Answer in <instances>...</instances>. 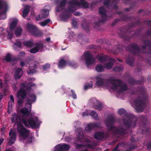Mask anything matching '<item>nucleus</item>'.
Masks as SVG:
<instances>
[{
  "instance_id": "7c9ffc66",
  "label": "nucleus",
  "mask_w": 151,
  "mask_h": 151,
  "mask_svg": "<svg viewBox=\"0 0 151 151\" xmlns=\"http://www.w3.org/2000/svg\"><path fill=\"white\" fill-rule=\"evenodd\" d=\"M96 69L98 72H101L104 70V68L101 65H99L96 66Z\"/></svg>"
},
{
  "instance_id": "3c124183",
  "label": "nucleus",
  "mask_w": 151,
  "mask_h": 151,
  "mask_svg": "<svg viewBox=\"0 0 151 151\" xmlns=\"http://www.w3.org/2000/svg\"><path fill=\"white\" fill-rule=\"evenodd\" d=\"M20 64L21 66L22 67H23L25 65V63L24 62H21L20 63Z\"/></svg>"
},
{
  "instance_id": "7ed1b4c3",
  "label": "nucleus",
  "mask_w": 151,
  "mask_h": 151,
  "mask_svg": "<svg viewBox=\"0 0 151 151\" xmlns=\"http://www.w3.org/2000/svg\"><path fill=\"white\" fill-rule=\"evenodd\" d=\"M17 131L21 141L25 143H30L35 140L34 138L30 134L29 131L23 125H18Z\"/></svg>"
},
{
  "instance_id": "f257e3e1",
  "label": "nucleus",
  "mask_w": 151,
  "mask_h": 151,
  "mask_svg": "<svg viewBox=\"0 0 151 151\" xmlns=\"http://www.w3.org/2000/svg\"><path fill=\"white\" fill-rule=\"evenodd\" d=\"M30 87L29 88L26 86L25 84L22 83L21 85V88L19 91L17 93V96L19 99L17 100L18 104L20 105L22 103V101L20 98L24 99L26 95V92H28L29 97L28 99V102L26 104V106L29 108V109L24 108L21 109L20 114L24 117H27L29 115L31 107V104L34 102L36 100V96L33 93V91L31 89L34 88V87L35 86L34 84L30 83L29 85Z\"/></svg>"
},
{
  "instance_id": "423d86ee",
  "label": "nucleus",
  "mask_w": 151,
  "mask_h": 151,
  "mask_svg": "<svg viewBox=\"0 0 151 151\" xmlns=\"http://www.w3.org/2000/svg\"><path fill=\"white\" fill-rule=\"evenodd\" d=\"M70 4L72 6L70 9V11H72L76 10V6H81L83 8H87L88 6V4L84 0H81L80 2H78L76 0H74L70 2Z\"/></svg>"
},
{
  "instance_id": "6e6d98bb",
  "label": "nucleus",
  "mask_w": 151,
  "mask_h": 151,
  "mask_svg": "<svg viewBox=\"0 0 151 151\" xmlns=\"http://www.w3.org/2000/svg\"><path fill=\"white\" fill-rule=\"evenodd\" d=\"M81 145H77V148H78L79 147H81Z\"/></svg>"
},
{
  "instance_id": "20e7f679",
  "label": "nucleus",
  "mask_w": 151,
  "mask_h": 151,
  "mask_svg": "<svg viewBox=\"0 0 151 151\" xmlns=\"http://www.w3.org/2000/svg\"><path fill=\"white\" fill-rule=\"evenodd\" d=\"M109 82L107 88L110 91H114L120 93L127 89L126 85L122 84L120 81L112 80Z\"/></svg>"
},
{
  "instance_id": "69168bd1",
  "label": "nucleus",
  "mask_w": 151,
  "mask_h": 151,
  "mask_svg": "<svg viewBox=\"0 0 151 151\" xmlns=\"http://www.w3.org/2000/svg\"><path fill=\"white\" fill-rule=\"evenodd\" d=\"M21 0L22 1H26V0Z\"/></svg>"
},
{
  "instance_id": "338daca9",
  "label": "nucleus",
  "mask_w": 151,
  "mask_h": 151,
  "mask_svg": "<svg viewBox=\"0 0 151 151\" xmlns=\"http://www.w3.org/2000/svg\"><path fill=\"white\" fill-rule=\"evenodd\" d=\"M32 80H35V79H34V78H33V79H32Z\"/></svg>"
},
{
  "instance_id": "09e8293b",
  "label": "nucleus",
  "mask_w": 151,
  "mask_h": 151,
  "mask_svg": "<svg viewBox=\"0 0 151 151\" xmlns=\"http://www.w3.org/2000/svg\"><path fill=\"white\" fill-rule=\"evenodd\" d=\"M127 63L129 65H131L132 63V61H129V60L127 59L126 60Z\"/></svg>"
},
{
  "instance_id": "79ce46f5",
  "label": "nucleus",
  "mask_w": 151,
  "mask_h": 151,
  "mask_svg": "<svg viewBox=\"0 0 151 151\" xmlns=\"http://www.w3.org/2000/svg\"><path fill=\"white\" fill-rule=\"evenodd\" d=\"M103 107L102 105L100 104H99L98 106H96V109L98 110H101Z\"/></svg>"
},
{
  "instance_id": "f8f14e48",
  "label": "nucleus",
  "mask_w": 151,
  "mask_h": 151,
  "mask_svg": "<svg viewBox=\"0 0 151 151\" xmlns=\"http://www.w3.org/2000/svg\"><path fill=\"white\" fill-rule=\"evenodd\" d=\"M66 2V0H62L57 2L56 10L57 12H60L64 10V6Z\"/></svg>"
},
{
  "instance_id": "9d476101",
  "label": "nucleus",
  "mask_w": 151,
  "mask_h": 151,
  "mask_svg": "<svg viewBox=\"0 0 151 151\" xmlns=\"http://www.w3.org/2000/svg\"><path fill=\"white\" fill-rule=\"evenodd\" d=\"M70 148V146L66 144H59L55 147L54 151H67Z\"/></svg>"
},
{
  "instance_id": "052dcab7",
  "label": "nucleus",
  "mask_w": 151,
  "mask_h": 151,
  "mask_svg": "<svg viewBox=\"0 0 151 151\" xmlns=\"http://www.w3.org/2000/svg\"><path fill=\"white\" fill-rule=\"evenodd\" d=\"M118 60V61H119V62H122V60H121L120 59H118V60Z\"/></svg>"
},
{
  "instance_id": "49530a36",
  "label": "nucleus",
  "mask_w": 151,
  "mask_h": 151,
  "mask_svg": "<svg viewBox=\"0 0 151 151\" xmlns=\"http://www.w3.org/2000/svg\"><path fill=\"white\" fill-rule=\"evenodd\" d=\"M2 8L4 9L5 10V12H6V11L7 9L8 8V6L6 4H5L4 6H2Z\"/></svg>"
},
{
  "instance_id": "5fc2aeb1",
  "label": "nucleus",
  "mask_w": 151,
  "mask_h": 151,
  "mask_svg": "<svg viewBox=\"0 0 151 151\" xmlns=\"http://www.w3.org/2000/svg\"><path fill=\"white\" fill-rule=\"evenodd\" d=\"M46 41L48 42L49 41H50V38L48 37L47 38H46Z\"/></svg>"
},
{
  "instance_id": "f3484780",
  "label": "nucleus",
  "mask_w": 151,
  "mask_h": 151,
  "mask_svg": "<svg viewBox=\"0 0 151 151\" xmlns=\"http://www.w3.org/2000/svg\"><path fill=\"white\" fill-rule=\"evenodd\" d=\"M23 74V71L21 69L18 68L15 71L14 74V78L16 80L19 79Z\"/></svg>"
},
{
  "instance_id": "774afa93",
  "label": "nucleus",
  "mask_w": 151,
  "mask_h": 151,
  "mask_svg": "<svg viewBox=\"0 0 151 151\" xmlns=\"http://www.w3.org/2000/svg\"><path fill=\"white\" fill-rule=\"evenodd\" d=\"M87 151L86 150H84V151Z\"/></svg>"
},
{
  "instance_id": "1a4fd4ad",
  "label": "nucleus",
  "mask_w": 151,
  "mask_h": 151,
  "mask_svg": "<svg viewBox=\"0 0 151 151\" xmlns=\"http://www.w3.org/2000/svg\"><path fill=\"white\" fill-rule=\"evenodd\" d=\"M17 22V20H14L10 24L9 28L7 29V37L8 39H11L13 37V32Z\"/></svg>"
},
{
  "instance_id": "0e129e2a",
  "label": "nucleus",
  "mask_w": 151,
  "mask_h": 151,
  "mask_svg": "<svg viewBox=\"0 0 151 151\" xmlns=\"http://www.w3.org/2000/svg\"><path fill=\"white\" fill-rule=\"evenodd\" d=\"M6 151H11L10 150H7Z\"/></svg>"
},
{
  "instance_id": "603ef678",
  "label": "nucleus",
  "mask_w": 151,
  "mask_h": 151,
  "mask_svg": "<svg viewBox=\"0 0 151 151\" xmlns=\"http://www.w3.org/2000/svg\"><path fill=\"white\" fill-rule=\"evenodd\" d=\"M10 99L12 102H14V97L13 96H10Z\"/></svg>"
},
{
  "instance_id": "cd10ccee",
  "label": "nucleus",
  "mask_w": 151,
  "mask_h": 151,
  "mask_svg": "<svg viewBox=\"0 0 151 151\" xmlns=\"http://www.w3.org/2000/svg\"><path fill=\"white\" fill-rule=\"evenodd\" d=\"M123 121L124 124L126 125H129L133 127H134L135 126L134 124L133 125V124L134 123L132 122V120L127 121L126 122L124 120Z\"/></svg>"
},
{
  "instance_id": "bf43d9fd",
  "label": "nucleus",
  "mask_w": 151,
  "mask_h": 151,
  "mask_svg": "<svg viewBox=\"0 0 151 151\" xmlns=\"http://www.w3.org/2000/svg\"><path fill=\"white\" fill-rule=\"evenodd\" d=\"M118 146H117L114 150L113 151H116V149Z\"/></svg>"
},
{
  "instance_id": "5701e85b",
  "label": "nucleus",
  "mask_w": 151,
  "mask_h": 151,
  "mask_svg": "<svg viewBox=\"0 0 151 151\" xmlns=\"http://www.w3.org/2000/svg\"><path fill=\"white\" fill-rule=\"evenodd\" d=\"M104 136V134L103 133L101 132H96L94 134L95 138L97 139H101Z\"/></svg>"
},
{
  "instance_id": "72a5a7b5",
  "label": "nucleus",
  "mask_w": 151,
  "mask_h": 151,
  "mask_svg": "<svg viewBox=\"0 0 151 151\" xmlns=\"http://www.w3.org/2000/svg\"><path fill=\"white\" fill-rule=\"evenodd\" d=\"M106 10L103 7H101L99 10V13L102 15H104L106 13Z\"/></svg>"
},
{
  "instance_id": "c9c22d12",
  "label": "nucleus",
  "mask_w": 151,
  "mask_h": 151,
  "mask_svg": "<svg viewBox=\"0 0 151 151\" xmlns=\"http://www.w3.org/2000/svg\"><path fill=\"white\" fill-rule=\"evenodd\" d=\"M113 70L116 71H120L122 70V69L119 66H115L113 68Z\"/></svg>"
},
{
  "instance_id": "a878e982",
  "label": "nucleus",
  "mask_w": 151,
  "mask_h": 151,
  "mask_svg": "<svg viewBox=\"0 0 151 151\" xmlns=\"http://www.w3.org/2000/svg\"><path fill=\"white\" fill-rule=\"evenodd\" d=\"M93 83L92 81L89 83L86 84L84 86V89L85 90H87L91 88L93 86Z\"/></svg>"
},
{
  "instance_id": "a19ab883",
  "label": "nucleus",
  "mask_w": 151,
  "mask_h": 151,
  "mask_svg": "<svg viewBox=\"0 0 151 151\" xmlns=\"http://www.w3.org/2000/svg\"><path fill=\"white\" fill-rule=\"evenodd\" d=\"M0 16V18L1 19H4L6 17V15L5 13L1 14Z\"/></svg>"
},
{
  "instance_id": "4d7b16f0",
  "label": "nucleus",
  "mask_w": 151,
  "mask_h": 151,
  "mask_svg": "<svg viewBox=\"0 0 151 151\" xmlns=\"http://www.w3.org/2000/svg\"><path fill=\"white\" fill-rule=\"evenodd\" d=\"M79 14H80V13H75L74 14V15H77V16L79 15Z\"/></svg>"
},
{
  "instance_id": "dca6fc26",
  "label": "nucleus",
  "mask_w": 151,
  "mask_h": 151,
  "mask_svg": "<svg viewBox=\"0 0 151 151\" xmlns=\"http://www.w3.org/2000/svg\"><path fill=\"white\" fill-rule=\"evenodd\" d=\"M113 121V119L112 117L108 118L105 121L106 125L109 130H111L113 128H114L112 126Z\"/></svg>"
},
{
  "instance_id": "864d4df0",
  "label": "nucleus",
  "mask_w": 151,
  "mask_h": 151,
  "mask_svg": "<svg viewBox=\"0 0 151 151\" xmlns=\"http://www.w3.org/2000/svg\"><path fill=\"white\" fill-rule=\"evenodd\" d=\"M4 140L3 139H0V145L2 143Z\"/></svg>"
},
{
  "instance_id": "9b49d317",
  "label": "nucleus",
  "mask_w": 151,
  "mask_h": 151,
  "mask_svg": "<svg viewBox=\"0 0 151 151\" xmlns=\"http://www.w3.org/2000/svg\"><path fill=\"white\" fill-rule=\"evenodd\" d=\"M48 6H45L41 10V14L38 16L37 19H42L44 18H46L49 15V10L48 9Z\"/></svg>"
},
{
  "instance_id": "ddd939ff",
  "label": "nucleus",
  "mask_w": 151,
  "mask_h": 151,
  "mask_svg": "<svg viewBox=\"0 0 151 151\" xmlns=\"http://www.w3.org/2000/svg\"><path fill=\"white\" fill-rule=\"evenodd\" d=\"M13 131V129H11L10 130L9 132V135L10 137V139L9 140V142L8 144L9 145H11L13 144L15 141L16 137V133L15 132H13L12 133V132Z\"/></svg>"
},
{
  "instance_id": "c756f323",
  "label": "nucleus",
  "mask_w": 151,
  "mask_h": 151,
  "mask_svg": "<svg viewBox=\"0 0 151 151\" xmlns=\"http://www.w3.org/2000/svg\"><path fill=\"white\" fill-rule=\"evenodd\" d=\"M50 20L49 19H47L45 20L44 21L41 22L39 23V24L41 26H46L48 23L50 22Z\"/></svg>"
},
{
  "instance_id": "2eb2a0df",
  "label": "nucleus",
  "mask_w": 151,
  "mask_h": 151,
  "mask_svg": "<svg viewBox=\"0 0 151 151\" xmlns=\"http://www.w3.org/2000/svg\"><path fill=\"white\" fill-rule=\"evenodd\" d=\"M43 49V45L42 44L37 45L36 46L31 49L30 51V52L32 53H35L38 51H42Z\"/></svg>"
},
{
  "instance_id": "58836bf2",
  "label": "nucleus",
  "mask_w": 151,
  "mask_h": 151,
  "mask_svg": "<svg viewBox=\"0 0 151 151\" xmlns=\"http://www.w3.org/2000/svg\"><path fill=\"white\" fill-rule=\"evenodd\" d=\"M5 31V30L3 28H0V35H4V32Z\"/></svg>"
},
{
  "instance_id": "c03bdc74",
  "label": "nucleus",
  "mask_w": 151,
  "mask_h": 151,
  "mask_svg": "<svg viewBox=\"0 0 151 151\" xmlns=\"http://www.w3.org/2000/svg\"><path fill=\"white\" fill-rule=\"evenodd\" d=\"M81 134V132H80L79 134H78V139L77 140L78 141H79V139H81L83 137V136L82 135H80V134Z\"/></svg>"
},
{
  "instance_id": "6e6552de",
  "label": "nucleus",
  "mask_w": 151,
  "mask_h": 151,
  "mask_svg": "<svg viewBox=\"0 0 151 151\" xmlns=\"http://www.w3.org/2000/svg\"><path fill=\"white\" fill-rule=\"evenodd\" d=\"M67 65L73 68H75L77 67V65L74 62L70 61L67 63L63 59H61L59 60L58 66V68H61Z\"/></svg>"
},
{
  "instance_id": "de8ad7c7",
  "label": "nucleus",
  "mask_w": 151,
  "mask_h": 151,
  "mask_svg": "<svg viewBox=\"0 0 151 151\" xmlns=\"http://www.w3.org/2000/svg\"><path fill=\"white\" fill-rule=\"evenodd\" d=\"M0 87L1 88H4V85L3 84L2 82V81L0 79Z\"/></svg>"
},
{
  "instance_id": "4468645a",
  "label": "nucleus",
  "mask_w": 151,
  "mask_h": 151,
  "mask_svg": "<svg viewBox=\"0 0 151 151\" xmlns=\"http://www.w3.org/2000/svg\"><path fill=\"white\" fill-rule=\"evenodd\" d=\"M134 104L135 106L136 109L138 112H142L143 111L142 102L140 101L136 100L134 101Z\"/></svg>"
},
{
  "instance_id": "f03ea898",
  "label": "nucleus",
  "mask_w": 151,
  "mask_h": 151,
  "mask_svg": "<svg viewBox=\"0 0 151 151\" xmlns=\"http://www.w3.org/2000/svg\"><path fill=\"white\" fill-rule=\"evenodd\" d=\"M11 120L13 123L15 122L17 123V126L18 125H22L21 123L22 122L25 127H31L32 129L37 127L42 123L41 121L38 119L37 116H32L27 120L24 119H21L16 113H14L13 115Z\"/></svg>"
},
{
  "instance_id": "e433bc0d",
  "label": "nucleus",
  "mask_w": 151,
  "mask_h": 151,
  "mask_svg": "<svg viewBox=\"0 0 151 151\" xmlns=\"http://www.w3.org/2000/svg\"><path fill=\"white\" fill-rule=\"evenodd\" d=\"M50 65L49 64H46L44 65L43 69L44 70H47V69L50 68Z\"/></svg>"
},
{
  "instance_id": "39448f33",
  "label": "nucleus",
  "mask_w": 151,
  "mask_h": 151,
  "mask_svg": "<svg viewBox=\"0 0 151 151\" xmlns=\"http://www.w3.org/2000/svg\"><path fill=\"white\" fill-rule=\"evenodd\" d=\"M85 60L86 64L88 67L91 65L95 63L94 60L92 57L91 55L89 52H86L85 53L80 59V60Z\"/></svg>"
},
{
  "instance_id": "393cba45",
  "label": "nucleus",
  "mask_w": 151,
  "mask_h": 151,
  "mask_svg": "<svg viewBox=\"0 0 151 151\" xmlns=\"http://www.w3.org/2000/svg\"><path fill=\"white\" fill-rule=\"evenodd\" d=\"M114 60H113L111 62L106 63L104 65V67L107 69H110L113 66V63Z\"/></svg>"
},
{
  "instance_id": "ea45409f",
  "label": "nucleus",
  "mask_w": 151,
  "mask_h": 151,
  "mask_svg": "<svg viewBox=\"0 0 151 151\" xmlns=\"http://www.w3.org/2000/svg\"><path fill=\"white\" fill-rule=\"evenodd\" d=\"M71 92L72 93V97L74 99H77V96L76 95L74 91L72 90H71Z\"/></svg>"
},
{
  "instance_id": "13d9d810",
  "label": "nucleus",
  "mask_w": 151,
  "mask_h": 151,
  "mask_svg": "<svg viewBox=\"0 0 151 151\" xmlns=\"http://www.w3.org/2000/svg\"><path fill=\"white\" fill-rule=\"evenodd\" d=\"M3 98V96L0 93V100Z\"/></svg>"
},
{
  "instance_id": "6ab92c4d",
  "label": "nucleus",
  "mask_w": 151,
  "mask_h": 151,
  "mask_svg": "<svg viewBox=\"0 0 151 151\" xmlns=\"http://www.w3.org/2000/svg\"><path fill=\"white\" fill-rule=\"evenodd\" d=\"M36 66L34 63H31L29 67V70L27 71L28 74H31L36 72Z\"/></svg>"
},
{
  "instance_id": "680f3d73",
  "label": "nucleus",
  "mask_w": 151,
  "mask_h": 151,
  "mask_svg": "<svg viewBox=\"0 0 151 151\" xmlns=\"http://www.w3.org/2000/svg\"><path fill=\"white\" fill-rule=\"evenodd\" d=\"M5 81H7L8 80V79H6V78L5 79Z\"/></svg>"
},
{
  "instance_id": "b1692460",
  "label": "nucleus",
  "mask_w": 151,
  "mask_h": 151,
  "mask_svg": "<svg viewBox=\"0 0 151 151\" xmlns=\"http://www.w3.org/2000/svg\"><path fill=\"white\" fill-rule=\"evenodd\" d=\"M22 29L20 27H17L16 28L15 30V34L17 36H18L21 35L22 32Z\"/></svg>"
},
{
  "instance_id": "4be33fe9",
  "label": "nucleus",
  "mask_w": 151,
  "mask_h": 151,
  "mask_svg": "<svg viewBox=\"0 0 151 151\" xmlns=\"http://www.w3.org/2000/svg\"><path fill=\"white\" fill-rule=\"evenodd\" d=\"M96 127H97V125L95 123H91L86 126L85 128V130L87 131L88 132L90 130Z\"/></svg>"
},
{
  "instance_id": "a18cd8bd",
  "label": "nucleus",
  "mask_w": 151,
  "mask_h": 151,
  "mask_svg": "<svg viewBox=\"0 0 151 151\" xmlns=\"http://www.w3.org/2000/svg\"><path fill=\"white\" fill-rule=\"evenodd\" d=\"M89 113V112H88V111H86L83 113V116H84L88 115Z\"/></svg>"
},
{
  "instance_id": "8fccbe9b",
  "label": "nucleus",
  "mask_w": 151,
  "mask_h": 151,
  "mask_svg": "<svg viewBox=\"0 0 151 151\" xmlns=\"http://www.w3.org/2000/svg\"><path fill=\"white\" fill-rule=\"evenodd\" d=\"M24 54L25 53L23 51H22L20 52L19 56H23V55H24Z\"/></svg>"
},
{
  "instance_id": "4c0bfd02",
  "label": "nucleus",
  "mask_w": 151,
  "mask_h": 151,
  "mask_svg": "<svg viewBox=\"0 0 151 151\" xmlns=\"http://www.w3.org/2000/svg\"><path fill=\"white\" fill-rule=\"evenodd\" d=\"M125 112V110L123 109H119L118 111V113L120 115L122 114H123Z\"/></svg>"
},
{
  "instance_id": "a211bd4d",
  "label": "nucleus",
  "mask_w": 151,
  "mask_h": 151,
  "mask_svg": "<svg viewBox=\"0 0 151 151\" xmlns=\"http://www.w3.org/2000/svg\"><path fill=\"white\" fill-rule=\"evenodd\" d=\"M95 78L96 80L95 83V85L96 86H101L103 85L104 81L101 76L99 75L96 77Z\"/></svg>"
},
{
  "instance_id": "c85d7f7f",
  "label": "nucleus",
  "mask_w": 151,
  "mask_h": 151,
  "mask_svg": "<svg viewBox=\"0 0 151 151\" xmlns=\"http://www.w3.org/2000/svg\"><path fill=\"white\" fill-rule=\"evenodd\" d=\"M23 44L27 47H31L33 45V43L31 41H24Z\"/></svg>"
},
{
  "instance_id": "e2e57ef3",
  "label": "nucleus",
  "mask_w": 151,
  "mask_h": 151,
  "mask_svg": "<svg viewBox=\"0 0 151 151\" xmlns=\"http://www.w3.org/2000/svg\"><path fill=\"white\" fill-rule=\"evenodd\" d=\"M6 86V84L5 83H4V86Z\"/></svg>"
},
{
  "instance_id": "37998d69",
  "label": "nucleus",
  "mask_w": 151,
  "mask_h": 151,
  "mask_svg": "<svg viewBox=\"0 0 151 151\" xmlns=\"http://www.w3.org/2000/svg\"><path fill=\"white\" fill-rule=\"evenodd\" d=\"M72 24L74 27L76 26L77 25V22L75 20H73L72 21Z\"/></svg>"
},
{
  "instance_id": "aec40b11",
  "label": "nucleus",
  "mask_w": 151,
  "mask_h": 151,
  "mask_svg": "<svg viewBox=\"0 0 151 151\" xmlns=\"http://www.w3.org/2000/svg\"><path fill=\"white\" fill-rule=\"evenodd\" d=\"M108 57L106 55H104L103 54H101L97 56V58L99 60L101 63L104 62L107 59Z\"/></svg>"
},
{
  "instance_id": "473e14b6",
  "label": "nucleus",
  "mask_w": 151,
  "mask_h": 151,
  "mask_svg": "<svg viewBox=\"0 0 151 151\" xmlns=\"http://www.w3.org/2000/svg\"><path fill=\"white\" fill-rule=\"evenodd\" d=\"M61 20L63 21H65L69 17L66 14H65L63 15H60L59 16Z\"/></svg>"
},
{
  "instance_id": "2f4dec72",
  "label": "nucleus",
  "mask_w": 151,
  "mask_h": 151,
  "mask_svg": "<svg viewBox=\"0 0 151 151\" xmlns=\"http://www.w3.org/2000/svg\"><path fill=\"white\" fill-rule=\"evenodd\" d=\"M90 115L94 119H97L98 118L97 114L94 111H91Z\"/></svg>"
},
{
  "instance_id": "bb28decb",
  "label": "nucleus",
  "mask_w": 151,
  "mask_h": 151,
  "mask_svg": "<svg viewBox=\"0 0 151 151\" xmlns=\"http://www.w3.org/2000/svg\"><path fill=\"white\" fill-rule=\"evenodd\" d=\"M21 44L19 42L15 43L14 45V47L15 49H17V50H20L21 48Z\"/></svg>"
},
{
  "instance_id": "f704fd0d",
  "label": "nucleus",
  "mask_w": 151,
  "mask_h": 151,
  "mask_svg": "<svg viewBox=\"0 0 151 151\" xmlns=\"http://www.w3.org/2000/svg\"><path fill=\"white\" fill-rule=\"evenodd\" d=\"M11 59V55L10 54H8L5 57V60L7 62L10 61Z\"/></svg>"
},
{
  "instance_id": "412c9836",
  "label": "nucleus",
  "mask_w": 151,
  "mask_h": 151,
  "mask_svg": "<svg viewBox=\"0 0 151 151\" xmlns=\"http://www.w3.org/2000/svg\"><path fill=\"white\" fill-rule=\"evenodd\" d=\"M29 7L27 5H25L24 6V10L22 12V16L24 18L28 14L29 9Z\"/></svg>"
},
{
  "instance_id": "0eeeda50",
  "label": "nucleus",
  "mask_w": 151,
  "mask_h": 151,
  "mask_svg": "<svg viewBox=\"0 0 151 151\" xmlns=\"http://www.w3.org/2000/svg\"><path fill=\"white\" fill-rule=\"evenodd\" d=\"M27 30L30 32L32 34L36 36H40L41 35L40 31L37 30V27L32 24L28 23L27 26Z\"/></svg>"
}]
</instances>
